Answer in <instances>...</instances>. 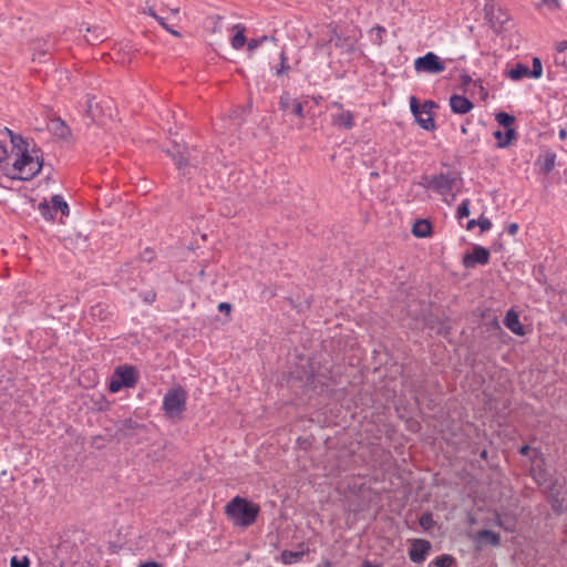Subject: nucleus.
Here are the masks:
<instances>
[{
    "mask_svg": "<svg viewBox=\"0 0 567 567\" xmlns=\"http://www.w3.org/2000/svg\"><path fill=\"white\" fill-rule=\"evenodd\" d=\"M279 109L282 111L291 110V112L301 120L305 117L303 104L293 99L288 92H284L280 95Z\"/></svg>",
    "mask_w": 567,
    "mask_h": 567,
    "instance_id": "nucleus-14",
    "label": "nucleus"
},
{
    "mask_svg": "<svg viewBox=\"0 0 567 567\" xmlns=\"http://www.w3.org/2000/svg\"><path fill=\"white\" fill-rule=\"evenodd\" d=\"M431 549V543L425 539H414L411 548L409 549V558L416 564L426 559Z\"/></svg>",
    "mask_w": 567,
    "mask_h": 567,
    "instance_id": "nucleus-13",
    "label": "nucleus"
},
{
    "mask_svg": "<svg viewBox=\"0 0 567 567\" xmlns=\"http://www.w3.org/2000/svg\"><path fill=\"white\" fill-rule=\"evenodd\" d=\"M530 475L539 486H547L554 481L546 468L545 457L540 450H534V455H530Z\"/></svg>",
    "mask_w": 567,
    "mask_h": 567,
    "instance_id": "nucleus-9",
    "label": "nucleus"
},
{
    "mask_svg": "<svg viewBox=\"0 0 567 567\" xmlns=\"http://www.w3.org/2000/svg\"><path fill=\"white\" fill-rule=\"evenodd\" d=\"M477 226L480 227L481 231L484 233L492 228V221L484 215H481L477 219Z\"/></svg>",
    "mask_w": 567,
    "mask_h": 567,
    "instance_id": "nucleus-39",
    "label": "nucleus"
},
{
    "mask_svg": "<svg viewBox=\"0 0 567 567\" xmlns=\"http://www.w3.org/2000/svg\"><path fill=\"white\" fill-rule=\"evenodd\" d=\"M565 136H566V131H565V130H561V131L559 132V137H560V138H564Z\"/></svg>",
    "mask_w": 567,
    "mask_h": 567,
    "instance_id": "nucleus-59",
    "label": "nucleus"
},
{
    "mask_svg": "<svg viewBox=\"0 0 567 567\" xmlns=\"http://www.w3.org/2000/svg\"><path fill=\"white\" fill-rule=\"evenodd\" d=\"M138 427H140V424L135 420L128 417V419H125V420L118 422L117 432L122 436H127V435H131Z\"/></svg>",
    "mask_w": 567,
    "mask_h": 567,
    "instance_id": "nucleus-22",
    "label": "nucleus"
},
{
    "mask_svg": "<svg viewBox=\"0 0 567 567\" xmlns=\"http://www.w3.org/2000/svg\"><path fill=\"white\" fill-rule=\"evenodd\" d=\"M138 378L140 375L135 367L130 364L118 365L111 377L109 391L117 393L123 388L132 389L137 384Z\"/></svg>",
    "mask_w": 567,
    "mask_h": 567,
    "instance_id": "nucleus-4",
    "label": "nucleus"
},
{
    "mask_svg": "<svg viewBox=\"0 0 567 567\" xmlns=\"http://www.w3.org/2000/svg\"><path fill=\"white\" fill-rule=\"evenodd\" d=\"M39 213L41 214V216L45 219V220H54L55 218V209L52 205V203H48V202H42L39 204Z\"/></svg>",
    "mask_w": 567,
    "mask_h": 567,
    "instance_id": "nucleus-24",
    "label": "nucleus"
},
{
    "mask_svg": "<svg viewBox=\"0 0 567 567\" xmlns=\"http://www.w3.org/2000/svg\"><path fill=\"white\" fill-rule=\"evenodd\" d=\"M412 233L415 237L425 238L431 234V224L426 220H419L413 225Z\"/></svg>",
    "mask_w": 567,
    "mask_h": 567,
    "instance_id": "nucleus-23",
    "label": "nucleus"
},
{
    "mask_svg": "<svg viewBox=\"0 0 567 567\" xmlns=\"http://www.w3.org/2000/svg\"><path fill=\"white\" fill-rule=\"evenodd\" d=\"M279 58H280V65L275 71V75L276 76H280V75L287 74L289 72V70H290V66L287 64L288 58H287L286 52L284 50L280 52Z\"/></svg>",
    "mask_w": 567,
    "mask_h": 567,
    "instance_id": "nucleus-29",
    "label": "nucleus"
},
{
    "mask_svg": "<svg viewBox=\"0 0 567 567\" xmlns=\"http://www.w3.org/2000/svg\"><path fill=\"white\" fill-rule=\"evenodd\" d=\"M477 539L481 543L489 544L494 547H497L501 545V536L499 534L491 530V529H482L477 533Z\"/></svg>",
    "mask_w": 567,
    "mask_h": 567,
    "instance_id": "nucleus-20",
    "label": "nucleus"
},
{
    "mask_svg": "<svg viewBox=\"0 0 567 567\" xmlns=\"http://www.w3.org/2000/svg\"><path fill=\"white\" fill-rule=\"evenodd\" d=\"M546 494L555 513L567 512V480L555 478L546 486Z\"/></svg>",
    "mask_w": 567,
    "mask_h": 567,
    "instance_id": "nucleus-6",
    "label": "nucleus"
},
{
    "mask_svg": "<svg viewBox=\"0 0 567 567\" xmlns=\"http://www.w3.org/2000/svg\"><path fill=\"white\" fill-rule=\"evenodd\" d=\"M489 251L483 246L474 245L471 252L463 257V265L465 268H473L476 265L485 266L489 262Z\"/></svg>",
    "mask_w": 567,
    "mask_h": 567,
    "instance_id": "nucleus-12",
    "label": "nucleus"
},
{
    "mask_svg": "<svg viewBox=\"0 0 567 567\" xmlns=\"http://www.w3.org/2000/svg\"><path fill=\"white\" fill-rule=\"evenodd\" d=\"M8 157L7 145L0 141V164Z\"/></svg>",
    "mask_w": 567,
    "mask_h": 567,
    "instance_id": "nucleus-44",
    "label": "nucleus"
},
{
    "mask_svg": "<svg viewBox=\"0 0 567 567\" xmlns=\"http://www.w3.org/2000/svg\"><path fill=\"white\" fill-rule=\"evenodd\" d=\"M86 31H87V33H89V34H86V35H85V38H86V41H87L89 43H92V44H93V43H95V42H100V41H102V40H103L104 34H96V33H95L96 28H95L94 30H92V29L87 28V30H86Z\"/></svg>",
    "mask_w": 567,
    "mask_h": 567,
    "instance_id": "nucleus-38",
    "label": "nucleus"
},
{
    "mask_svg": "<svg viewBox=\"0 0 567 567\" xmlns=\"http://www.w3.org/2000/svg\"><path fill=\"white\" fill-rule=\"evenodd\" d=\"M497 123L502 126H504L506 130L512 128L511 126L515 122V117L508 113L499 112L495 116Z\"/></svg>",
    "mask_w": 567,
    "mask_h": 567,
    "instance_id": "nucleus-28",
    "label": "nucleus"
},
{
    "mask_svg": "<svg viewBox=\"0 0 567 567\" xmlns=\"http://www.w3.org/2000/svg\"><path fill=\"white\" fill-rule=\"evenodd\" d=\"M449 103L455 114H467L474 107V104L467 97L458 94L451 95Z\"/></svg>",
    "mask_w": 567,
    "mask_h": 567,
    "instance_id": "nucleus-16",
    "label": "nucleus"
},
{
    "mask_svg": "<svg viewBox=\"0 0 567 567\" xmlns=\"http://www.w3.org/2000/svg\"><path fill=\"white\" fill-rule=\"evenodd\" d=\"M458 178L460 175L455 172L440 173L431 177L423 176L424 183L422 185L439 195H445L452 192Z\"/></svg>",
    "mask_w": 567,
    "mask_h": 567,
    "instance_id": "nucleus-7",
    "label": "nucleus"
},
{
    "mask_svg": "<svg viewBox=\"0 0 567 567\" xmlns=\"http://www.w3.org/2000/svg\"><path fill=\"white\" fill-rule=\"evenodd\" d=\"M461 79H462V83H463L464 85H467V84H470V83L472 82V78H471L468 74H463V75L461 76Z\"/></svg>",
    "mask_w": 567,
    "mask_h": 567,
    "instance_id": "nucleus-54",
    "label": "nucleus"
},
{
    "mask_svg": "<svg viewBox=\"0 0 567 567\" xmlns=\"http://www.w3.org/2000/svg\"><path fill=\"white\" fill-rule=\"evenodd\" d=\"M477 226V219H471L467 221L466 224V229L467 230H472L473 228H475Z\"/></svg>",
    "mask_w": 567,
    "mask_h": 567,
    "instance_id": "nucleus-53",
    "label": "nucleus"
},
{
    "mask_svg": "<svg viewBox=\"0 0 567 567\" xmlns=\"http://www.w3.org/2000/svg\"><path fill=\"white\" fill-rule=\"evenodd\" d=\"M494 137L497 140V147L505 148L513 140L517 138V133L514 128H508L505 133L496 131L494 132Z\"/></svg>",
    "mask_w": 567,
    "mask_h": 567,
    "instance_id": "nucleus-19",
    "label": "nucleus"
},
{
    "mask_svg": "<svg viewBox=\"0 0 567 567\" xmlns=\"http://www.w3.org/2000/svg\"><path fill=\"white\" fill-rule=\"evenodd\" d=\"M454 561V558L450 555H442L436 557L435 565L437 567H450Z\"/></svg>",
    "mask_w": 567,
    "mask_h": 567,
    "instance_id": "nucleus-37",
    "label": "nucleus"
},
{
    "mask_svg": "<svg viewBox=\"0 0 567 567\" xmlns=\"http://www.w3.org/2000/svg\"><path fill=\"white\" fill-rule=\"evenodd\" d=\"M171 20L168 16L164 14V10H161V16L157 18L156 21L165 29L169 30V24L167 21Z\"/></svg>",
    "mask_w": 567,
    "mask_h": 567,
    "instance_id": "nucleus-42",
    "label": "nucleus"
},
{
    "mask_svg": "<svg viewBox=\"0 0 567 567\" xmlns=\"http://www.w3.org/2000/svg\"><path fill=\"white\" fill-rule=\"evenodd\" d=\"M167 153L174 161L177 169L184 176L189 175L190 168L197 167L200 163L197 150H188V148L181 150L177 146L175 150L168 151Z\"/></svg>",
    "mask_w": 567,
    "mask_h": 567,
    "instance_id": "nucleus-8",
    "label": "nucleus"
},
{
    "mask_svg": "<svg viewBox=\"0 0 567 567\" xmlns=\"http://www.w3.org/2000/svg\"><path fill=\"white\" fill-rule=\"evenodd\" d=\"M348 38L339 34L336 30H333L332 35L330 38V42H332L337 48H351L352 44H348Z\"/></svg>",
    "mask_w": 567,
    "mask_h": 567,
    "instance_id": "nucleus-31",
    "label": "nucleus"
},
{
    "mask_svg": "<svg viewBox=\"0 0 567 567\" xmlns=\"http://www.w3.org/2000/svg\"><path fill=\"white\" fill-rule=\"evenodd\" d=\"M470 205L471 200L468 198L462 200L456 212L457 219H463L470 215Z\"/></svg>",
    "mask_w": 567,
    "mask_h": 567,
    "instance_id": "nucleus-33",
    "label": "nucleus"
},
{
    "mask_svg": "<svg viewBox=\"0 0 567 567\" xmlns=\"http://www.w3.org/2000/svg\"><path fill=\"white\" fill-rule=\"evenodd\" d=\"M269 38L267 35H262L258 39H250L248 42H247V50L251 53L254 52L261 43H264L265 41H268Z\"/></svg>",
    "mask_w": 567,
    "mask_h": 567,
    "instance_id": "nucleus-35",
    "label": "nucleus"
},
{
    "mask_svg": "<svg viewBox=\"0 0 567 567\" xmlns=\"http://www.w3.org/2000/svg\"><path fill=\"white\" fill-rule=\"evenodd\" d=\"M487 455H488V453H487V451H486V450H483V451L481 452V454H480V456H481L483 460H486V458H487Z\"/></svg>",
    "mask_w": 567,
    "mask_h": 567,
    "instance_id": "nucleus-57",
    "label": "nucleus"
},
{
    "mask_svg": "<svg viewBox=\"0 0 567 567\" xmlns=\"http://www.w3.org/2000/svg\"><path fill=\"white\" fill-rule=\"evenodd\" d=\"M498 526H502V522L501 519H497V523H496Z\"/></svg>",
    "mask_w": 567,
    "mask_h": 567,
    "instance_id": "nucleus-63",
    "label": "nucleus"
},
{
    "mask_svg": "<svg viewBox=\"0 0 567 567\" xmlns=\"http://www.w3.org/2000/svg\"><path fill=\"white\" fill-rule=\"evenodd\" d=\"M140 296L142 300L147 305H152L156 299V292L154 290H146L141 292Z\"/></svg>",
    "mask_w": 567,
    "mask_h": 567,
    "instance_id": "nucleus-40",
    "label": "nucleus"
},
{
    "mask_svg": "<svg viewBox=\"0 0 567 567\" xmlns=\"http://www.w3.org/2000/svg\"><path fill=\"white\" fill-rule=\"evenodd\" d=\"M385 33V28L381 25H377L371 29L370 34L373 43L381 45L383 42V34Z\"/></svg>",
    "mask_w": 567,
    "mask_h": 567,
    "instance_id": "nucleus-30",
    "label": "nucleus"
},
{
    "mask_svg": "<svg viewBox=\"0 0 567 567\" xmlns=\"http://www.w3.org/2000/svg\"><path fill=\"white\" fill-rule=\"evenodd\" d=\"M218 310L220 312H229L231 310V305L228 302H220L218 305Z\"/></svg>",
    "mask_w": 567,
    "mask_h": 567,
    "instance_id": "nucleus-48",
    "label": "nucleus"
},
{
    "mask_svg": "<svg viewBox=\"0 0 567 567\" xmlns=\"http://www.w3.org/2000/svg\"><path fill=\"white\" fill-rule=\"evenodd\" d=\"M233 30L235 31V34L233 35L230 41L231 47L235 50H240L247 42V38L245 35L246 28L244 24L237 23L233 27Z\"/></svg>",
    "mask_w": 567,
    "mask_h": 567,
    "instance_id": "nucleus-18",
    "label": "nucleus"
},
{
    "mask_svg": "<svg viewBox=\"0 0 567 567\" xmlns=\"http://www.w3.org/2000/svg\"><path fill=\"white\" fill-rule=\"evenodd\" d=\"M51 203L55 209V213L61 212L62 215L68 216L70 213L68 203L60 195H54L51 198Z\"/></svg>",
    "mask_w": 567,
    "mask_h": 567,
    "instance_id": "nucleus-25",
    "label": "nucleus"
},
{
    "mask_svg": "<svg viewBox=\"0 0 567 567\" xmlns=\"http://www.w3.org/2000/svg\"><path fill=\"white\" fill-rule=\"evenodd\" d=\"M163 10H164V14L168 13L169 19L173 21V24H175V22L178 20L179 9L175 8V9H169V10H166V9H163Z\"/></svg>",
    "mask_w": 567,
    "mask_h": 567,
    "instance_id": "nucleus-43",
    "label": "nucleus"
},
{
    "mask_svg": "<svg viewBox=\"0 0 567 567\" xmlns=\"http://www.w3.org/2000/svg\"><path fill=\"white\" fill-rule=\"evenodd\" d=\"M507 76L513 81L530 78L529 68L525 64L517 63L507 72Z\"/></svg>",
    "mask_w": 567,
    "mask_h": 567,
    "instance_id": "nucleus-21",
    "label": "nucleus"
},
{
    "mask_svg": "<svg viewBox=\"0 0 567 567\" xmlns=\"http://www.w3.org/2000/svg\"><path fill=\"white\" fill-rule=\"evenodd\" d=\"M167 31H168L171 34L175 35V37H181V33H179L178 31H176V30L172 29L171 27H169V30H167Z\"/></svg>",
    "mask_w": 567,
    "mask_h": 567,
    "instance_id": "nucleus-56",
    "label": "nucleus"
},
{
    "mask_svg": "<svg viewBox=\"0 0 567 567\" xmlns=\"http://www.w3.org/2000/svg\"><path fill=\"white\" fill-rule=\"evenodd\" d=\"M534 450L535 449H532L529 445H523L520 449H519V454L523 455V456H527L529 455V453H532V455H534Z\"/></svg>",
    "mask_w": 567,
    "mask_h": 567,
    "instance_id": "nucleus-46",
    "label": "nucleus"
},
{
    "mask_svg": "<svg viewBox=\"0 0 567 567\" xmlns=\"http://www.w3.org/2000/svg\"><path fill=\"white\" fill-rule=\"evenodd\" d=\"M3 134L10 136L11 144L19 148V156L12 165V178L29 181L37 176L42 168V159L39 156H32L27 148H21L19 143L24 144L20 135H14L9 128H4Z\"/></svg>",
    "mask_w": 567,
    "mask_h": 567,
    "instance_id": "nucleus-1",
    "label": "nucleus"
},
{
    "mask_svg": "<svg viewBox=\"0 0 567 567\" xmlns=\"http://www.w3.org/2000/svg\"><path fill=\"white\" fill-rule=\"evenodd\" d=\"M556 50L558 52H564L567 50V40H564V41H560L559 43H557L556 45Z\"/></svg>",
    "mask_w": 567,
    "mask_h": 567,
    "instance_id": "nucleus-50",
    "label": "nucleus"
},
{
    "mask_svg": "<svg viewBox=\"0 0 567 567\" xmlns=\"http://www.w3.org/2000/svg\"><path fill=\"white\" fill-rule=\"evenodd\" d=\"M144 13H147L148 16L153 17L155 20L161 16L158 14L153 7H147L144 9Z\"/></svg>",
    "mask_w": 567,
    "mask_h": 567,
    "instance_id": "nucleus-47",
    "label": "nucleus"
},
{
    "mask_svg": "<svg viewBox=\"0 0 567 567\" xmlns=\"http://www.w3.org/2000/svg\"><path fill=\"white\" fill-rule=\"evenodd\" d=\"M87 112H89V113H91V112H92V105H91V104H89V110H87Z\"/></svg>",
    "mask_w": 567,
    "mask_h": 567,
    "instance_id": "nucleus-62",
    "label": "nucleus"
},
{
    "mask_svg": "<svg viewBox=\"0 0 567 567\" xmlns=\"http://www.w3.org/2000/svg\"><path fill=\"white\" fill-rule=\"evenodd\" d=\"M187 398L188 394L184 388L173 386L163 398L162 410L171 419L181 417L186 410Z\"/></svg>",
    "mask_w": 567,
    "mask_h": 567,
    "instance_id": "nucleus-3",
    "label": "nucleus"
},
{
    "mask_svg": "<svg viewBox=\"0 0 567 567\" xmlns=\"http://www.w3.org/2000/svg\"><path fill=\"white\" fill-rule=\"evenodd\" d=\"M468 144H470V142H466V143H465V146H464V147L466 148V151H467V152H470V150H468Z\"/></svg>",
    "mask_w": 567,
    "mask_h": 567,
    "instance_id": "nucleus-61",
    "label": "nucleus"
},
{
    "mask_svg": "<svg viewBox=\"0 0 567 567\" xmlns=\"http://www.w3.org/2000/svg\"><path fill=\"white\" fill-rule=\"evenodd\" d=\"M542 2L549 9L555 10L559 8V0H542Z\"/></svg>",
    "mask_w": 567,
    "mask_h": 567,
    "instance_id": "nucleus-45",
    "label": "nucleus"
},
{
    "mask_svg": "<svg viewBox=\"0 0 567 567\" xmlns=\"http://www.w3.org/2000/svg\"><path fill=\"white\" fill-rule=\"evenodd\" d=\"M40 54L47 55V54H49V50H43V51L40 52Z\"/></svg>",
    "mask_w": 567,
    "mask_h": 567,
    "instance_id": "nucleus-60",
    "label": "nucleus"
},
{
    "mask_svg": "<svg viewBox=\"0 0 567 567\" xmlns=\"http://www.w3.org/2000/svg\"><path fill=\"white\" fill-rule=\"evenodd\" d=\"M410 109L415 117L416 123L425 131L432 132L435 130V122L433 117V110L439 109V105L431 100L420 104L415 96L410 97Z\"/></svg>",
    "mask_w": 567,
    "mask_h": 567,
    "instance_id": "nucleus-5",
    "label": "nucleus"
},
{
    "mask_svg": "<svg viewBox=\"0 0 567 567\" xmlns=\"http://www.w3.org/2000/svg\"><path fill=\"white\" fill-rule=\"evenodd\" d=\"M331 124L343 130H351L355 125V116L349 111H342L331 115Z\"/></svg>",
    "mask_w": 567,
    "mask_h": 567,
    "instance_id": "nucleus-15",
    "label": "nucleus"
},
{
    "mask_svg": "<svg viewBox=\"0 0 567 567\" xmlns=\"http://www.w3.org/2000/svg\"><path fill=\"white\" fill-rule=\"evenodd\" d=\"M414 69L416 72L439 74L445 70V63L435 53L427 52L423 56L415 59Z\"/></svg>",
    "mask_w": 567,
    "mask_h": 567,
    "instance_id": "nucleus-10",
    "label": "nucleus"
},
{
    "mask_svg": "<svg viewBox=\"0 0 567 567\" xmlns=\"http://www.w3.org/2000/svg\"><path fill=\"white\" fill-rule=\"evenodd\" d=\"M555 162H556V154L553 152H547L542 162L540 169L545 174L550 173L555 166Z\"/></svg>",
    "mask_w": 567,
    "mask_h": 567,
    "instance_id": "nucleus-27",
    "label": "nucleus"
},
{
    "mask_svg": "<svg viewBox=\"0 0 567 567\" xmlns=\"http://www.w3.org/2000/svg\"><path fill=\"white\" fill-rule=\"evenodd\" d=\"M11 567H30V560L27 556L23 557H17L13 556L10 560Z\"/></svg>",
    "mask_w": 567,
    "mask_h": 567,
    "instance_id": "nucleus-36",
    "label": "nucleus"
},
{
    "mask_svg": "<svg viewBox=\"0 0 567 567\" xmlns=\"http://www.w3.org/2000/svg\"><path fill=\"white\" fill-rule=\"evenodd\" d=\"M259 512L260 507L258 504L240 496H235L225 506V514L236 526L240 527H248L252 525L256 522Z\"/></svg>",
    "mask_w": 567,
    "mask_h": 567,
    "instance_id": "nucleus-2",
    "label": "nucleus"
},
{
    "mask_svg": "<svg viewBox=\"0 0 567 567\" xmlns=\"http://www.w3.org/2000/svg\"><path fill=\"white\" fill-rule=\"evenodd\" d=\"M530 78L539 79L543 74V66L539 58L533 59V68L529 69Z\"/></svg>",
    "mask_w": 567,
    "mask_h": 567,
    "instance_id": "nucleus-34",
    "label": "nucleus"
},
{
    "mask_svg": "<svg viewBox=\"0 0 567 567\" xmlns=\"http://www.w3.org/2000/svg\"><path fill=\"white\" fill-rule=\"evenodd\" d=\"M155 256V251L152 248H145L141 254V258L146 262L154 260Z\"/></svg>",
    "mask_w": 567,
    "mask_h": 567,
    "instance_id": "nucleus-41",
    "label": "nucleus"
},
{
    "mask_svg": "<svg viewBox=\"0 0 567 567\" xmlns=\"http://www.w3.org/2000/svg\"><path fill=\"white\" fill-rule=\"evenodd\" d=\"M302 556V551L284 550L281 553V560L286 565H291L298 563Z\"/></svg>",
    "mask_w": 567,
    "mask_h": 567,
    "instance_id": "nucleus-26",
    "label": "nucleus"
},
{
    "mask_svg": "<svg viewBox=\"0 0 567 567\" xmlns=\"http://www.w3.org/2000/svg\"><path fill=\"white\" fill-rule=\"evenodd\" d=\"M484 10L485 18L495 31L499 32L506 29L509 16L505 10L495 4H486Z\"/></svg>",
    "mask_w": 567,
    "mask_h": 567,
    "instance_id": "nucleus-11",
    "label": "nucleus"
},
{
    "mask_svg": "<svg viewBox=\"0 0 567 567\" xmlns=\"http://www.w3.org/2000/svg\"><path fill=\"white\" fill-rule=\"evenodd\" d=\"M138 567H162V565L157 561L150 560V561L140 564Z\"/></svg>",
    "mask_w": 567,
    "mask_h": 567,
    "instance_id": "nucleus-49",
    "label": "nucleus"
},
{
    "mask_svg": "<svg viewBox=\"0 0 567 567\" xmlns=\"http://www.w3.org/2000/svg\"><path fill=\"white\" fill-rule=\"evenodd\" d=\"M419 524L425 530L431 529L434 526L433 515L430 512L422 514L419 518Z\"/></svg>",
    "mask_w": 567,
    "mask_h": 567,
    "instance_id": "nucleus-32",
    "label": "nucleus"
},
{
    "mask_svg": "<svg viewBox=\"0 0 567 567\" xmlns=\"http://www.w3.org/2000/svg\"><path fill=\"white\" fill-rule=\"evenodd\" d=\"M361 567H378V566L372 564L370 560H364L362 563Z\"/></svg>",
    "mask_w": 567,
    "mask_h": 567,
    "instance_id": "nucleus-55",
    "label": "nucleus"
},
{
    "mask_svg": "<svg viewBox=\"0 0 567 567\" xmlns=\"http://www.w3.org/2000/svg\"><path fill=\"white\" fill-rule=\"evenodd\" d=\"M518 230V225L517 224H511L507 228V231L508 234L511 235H515Z\"/></svg>",
    "mask_w": 567,
    "mask_h": 567,
    "instance_id": "nucleus-52",
    "label": "nucleus"
},
{
    "mask_svg": "<svg viewBox=\"0 0 567 567\" xmlns=\"http://www.w3.org/2000/svg\"><path fill=\"white\" fill-rule=\"evenodd\" d=\"M461 132H462V134H467V127H466V125H462V126H461Z\"/></svg>",
    "mask_w": 567,
    "mask_h": 567,
    "instance_id": "nucleus-58",
    "label": "nucleus"
},
{
    "mask_svg": "<svg viewBox=\"0 0 567 567\" xmlns=\"http://www.w3.org/2000/svg\"><path fill=\"white\" fill-rule=\"evenodd\" d=\"M330 106H331L332 109H337L339 112L346 111V110L343 109V104H342L341 102H338V101H333V102H331V103H330Z\"/></svg>",
    "mask_w": 567,
    "mask_h": 567,
    "instance_id": "nucleus-51",
    "label": "nucleus"
},
{
    "mask_svg": "<svg viewBox=\"0 0 567 567\" xmlns=\"http://www.w3.org/2000/svg\"><path fill=\"white\" fill-rule=\"evenodd\" d=\"M504 324L516 336H524L525 329L519 321V316L514 309H509L504 318Z\"/></svg>",
    "mask_w": 567,
    "mask_h": 567,
    "instance_id": "nucleus-17",
    "label": "nucleus"
}]
</instances>
